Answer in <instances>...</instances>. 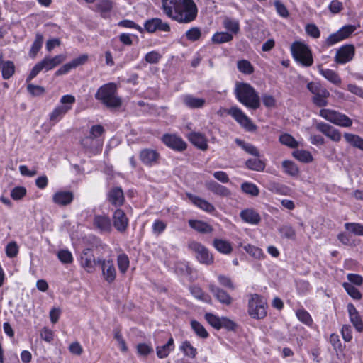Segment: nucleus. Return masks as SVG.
I'll list each match as a JSON object with an SVG mask.
<instances>
[{
    "mask_svg": "<svg viewBox=\"0 0 363 363\" xmlns=\"http://www.w3.org/2000/svg\"><path fill=\"white\" fill-rule=\"evenodd\" d=\"M93 226L101 233H110L112 231L111 220L106 215H95Z\"/></svg>",
    "mask_w": 363,
    "mask_h": 363,
    "instance_id": "nucleus-15",
    "label": "nucleus"
},
{
    "mask_svg": "<svg viewBox=\"0 0 363 363\" xmlns=\"http://www.w3.org/2000/svg\"><path fill=\"white\" fill-rule=\"evenodd\" d=\"M305 31L308 35L313 38H318L320 36V31L315 23H308L305 26Z\"/></svg>",
    "mask_w": 363,
    "mask_h": 363,
    "instance_id": "nucleus-55",
    "label": "nucleus"
},
{
    "mask_svg": "<svg viewBox=\"0 0 363 363\" xmlns=\"http://www.w3.org/2000/svg\"><path fill=\"white\" fill-rule=\"evenodd\" d=\"M112 220L113 227L119 233H124L128 228L129 220L125 212L121 208H117L113 212Z\"/></svg>",
    "mask_w": 363,
    "mask_h": 363,
    "instance_id": "nucleus-14",
    "label": "nucleus"
},
{
    "mask_svg": "<svg viewBox=\"0 0 363 363\" xmlns=\"http://www.w3.org/2000/svg\"><path fill=\"white\" fill-rule=\"evenodd\" d=\"M357 29L354 25H346L338 30L340 35L344 40L348 38Z\"/></svg>",
    "mask_w": 363,
    "mask_h": 363,
    "instance_id": "nucleus-56",
    "label": "nucleus"
},
{
    "mask_svg": "<svg viewBox=\"0 0 363 363\" xmlns=\"http://www.w3.org/2000/svg\"><path fill=\"white\" fill-rule=\"evenodd\" d=\"M58 259L64 264H69L73 261L72 253L67 250H61L57 253Z\"/></svg>",
    "mask_w": 363,
    "mask_h": 363,
    "instance_id": "nucleus-59",
    "label": "nucleus"
},
{
    "mask_svg": "<svg viewBox=\"0 0 363 363\" xmlns=\"http://www.w3.org/2000/svg\"><path fill=\"white\" fill-rule=\"evenodd\" d=\"M296 316L301 322L306 325H311L313 322L310 314L304 309L298 310Z\"/></svg>",
    "mask_w": 363,
    "mask_h": 363,
    "instance_id": "nucleus-61",
    "label": "nucleus"
},
{
    "mask_svg": "<svg viewBox=\"0 0 363 363\" xmlns=\"http://www.w3.org/2000/svg\"><path fill=\"white\" fill-rule=\"evenodd\" d=\"M355 55V48L352 44H346L339 48L334 57L337 64L345 65L352 61Z\"/></svg>",
    "mask_w": 363,
    "mask_h": 363,
    "instance_id": "nucleus-12",
    "label": "nucleus"
},
{
    "mask_svg": "<svg viewBox=\"0 0 363 363\" xmlns=\"http://www.w3.org/2000/svg\"><path fill=\"white\" fill-rule=\"evenodd\" d=\"M282 167L286 174L292 177L297 176L299 172L297 165L290 160H284L282 162Z\"/></svg>",
    "mask_w": 363,
    "mask_h": 363,
    "instance_id": "nucleus-42",
    "label": "nucleus"
},
{
    "mask_svg": "<svg viewBox=\"0 0 363 363\" xmlns=\"http://www.w3.org/2000/svg\"><path fill=\"white\" fill-rule=\"evenodd\" d=\"M191 327L199 337L206 339L209 336V334L206 328L199 322L194 320H191Z\"/></svg>",
    "mask_w": 363,
    "mask_h": 363,
    "instance_id": "nucleus-40",
    "label": "nucleus"
},
{
    "mask_svg": "<svg viewBox=\"0 0 363 363\" xmlns=\"http://www.w3.org/2000/svg\"><path fill=\"white\" fill-rule=\"evenodd\" d=\"M223 25L232 35L237 34L240 31V23L236 19L225 17L223 20Z\"/></svg>",
    "mask_w": 363,
    "mask_h": 363,
    "instance_id": "nucleus-35",
    "label": "nucleus"
},
{
    "mask_svg": "<svg viewBox=\"0 0 363 363\" xmlns=\"http://www.w3.org/2000/svg\"><path fill=\"white\" fill-rule=\"evenodd\" d=\"M66 57L64 55H58L53 57L49 56L45 57L40 62H38L31 69L29 75L26 79V82H29L35 78L38 74L44 70L49 71L61 64L65 60Z\"/></svg>",
    "mask_w": 363,
    "mask_h": 363,
    "instance_id": "nucleus-5",
    "label": "nucleus"
},
{
    "mask_svg": "<svg viewBox=\"0 0 363 363\" xmlns=\"http://www.w3.org/2000/svg\"><path fill=\"white\" fill-rule=\"evenodd\" d=\"M206 320L215 329H220V318L211 313L205 314Z\"/></svg>",
    "mask_w": 363,
    "mask_h": 363,
    "instance_id": "nucleus-54",
    "label": "nucleus"
},
{
    "mask_svg": "<svg viewBox=\"0 0 363 363\" xmlns=\"http://www.w3.org/2000/svg\"><path fill=\"white\" fill-rule=\"evenodd\" d=\"M105 133V129L101 125H92L89 130V135L93 138L99 139Z\"/></svg>",
    "mask_w": 363,
    "mask_h": 363,
    "instance_id": "nucleus-62",
    "label": "nucleus"
},
{
    "mask_svg": "<svg viewBox=\"0 0 363 363\" xmlns=\"http://www.w3.org/2000/svg\"><path fill=\"white\" fill-rule=\"evenodd\" d=\"M244 249L250 255L256 259H261L263 257L262 250L256 246L248 244L244 246Z\"/></svg>",
    "mask_w": 363,
    "mask_h": 363,
    "instance_id": "nucleus-53",
    "label": "nucleus"
},
{
    "mask_svg": "<svg viewBox=\"0 0 363 363\" xmlns=\"http://www.w3.org/2000/svg\"><path fill=\"white\" fill-rule=\"evenodd\" d=\"M188 138L190 142L198 148L202 150H207V139L203 134L197 132H191L189 134Z\"/></svg>",
    "mask_w": 363,
    "mask_h": 363,
    "instance_id": "nucleus-27",
    "label": "nucleus"
},
{
    "mask_svg": "<svg viewBox=\"0 0 363 363\" xmlns=\"http://www.w3.org/2000/svg\"><path fill=\"white\" fill-rule=\"evenodd\" d=\"M344 289L354 300H359L362 298V294L355 286L350 283L345 282L342 284Z\"/></svg>",
    "mask_w": 363,
    "mask_h": 363,
    "instance_id": "nucleus-46",
    "label": "nucleus"
},
{
    "mask_svg": "<svg viewBox=\"0 0 363 363\" xmlns=\"http://www.w3.org/2000/svg\"><path fill=\"white\" fill-rule=\"evenodd\" d=\"M75 101V97L72 95L62 96L60 100V104L49 115L50 121L54 123L60 121L72 109Z\"/></svg>",
    "mask_w": 363,
    "mask_h": 363,
    "instance_id": "nucleus-7",
    "label": "nucleus"
},
{
    "mask_svg": "<svg viewBox=\"0 0 363 363\" xmlns=\"http://www.w3.org/2000/svg\"><path fill=\"white\" fill-rule=\"evenodd\" d=\"M186 197L196 207L200 208L201 210L208 213H213L216 212V208L214 206L208 202V201L199 197L196 195H194L191 193H186Z\"/></svg>",
    "mask_w": 363,
    "mask_h": 363,
    "instance_id": "nucleus-21",
    "label": "nucleus"
},
{
    "mask_svg": "<svg viewBox=\"0 0 363 363\" xmlns=\"http://www.w3.org/2000/svg\"><path fill=\"white\" fill-rule=\"evenodd\" d=\"M240 216L244 222L252 225H257L261 220L260 215L253 208L242 210Z\"/></svg>",
    "mask_w": 363,
    "mask_h": 363,
    "instance_id": "nucleus-26",
    "label": "nucleus"
},
{
    "mask_svg": "<svg viewBox=\"0 0 363 363\" xmlns=\"http://www.w3.org/2000/svg\"><path fill=\"white\" fill-rule=\"evenodd\" d=\"M241 189L243 192L252 196H258L259 190L258 187L250 182H244L241 185Z\"/></svg>",
    "mask_w": 363,
    "mask_h": 363,
    "instance_id": "nucleus-49",
    "label": "nucleus"
},
{
    "mask_svg": "<svg viewBox=\"0 0 363 363\" xmlns=\"http://www.w3.org/2000/svg\"><path fill=\"white\" fill-rule=\"evenodd\" d=\"M279 231L283 238L291 240L295 239L296 231L291 225H283L279 228Z\"/></svg>",
    "mask_w": 363,
    "mask_h": 363,
    "instance_id": "nucleus-52",
    "label": "nucleus"
},
{
    "mask_svg": "<svg viewBox=\"0 0 363 363\" xmlns=\"http://www.w3.org/2000/svg\"><path fill=\"white\" fill-rule=\"evenodd\" d=\"M80 143L86 152L93 155H96L101 151L103 144L100 139L93 138L89 135L83 138Z\"/></svg>",
    "mask_w": 363,
    "mask_h": 363,
    "instance_id": "nucleus-17",
    "label": "nucleus"
},
{
    "mask_svg": "<svg viewBox=\"0 0 363 363\" xmlns=\"http://www.w3.org/2000/svg\"><path fill=\"white\" fill-rule=\"evenodd\" d=\"M162 142L169 148L183 151L186 148V143L182 138L173 134H164L162 136Z\"/></svg>",
    "mask_w": 363,
    "mask_h": 363,
    "instance_id": "nucleus-18",
    "label": "nucleus"
},
{
    "mask_svg": "<svg viewBox=\"0 0 363 363\" xmlns=\"http://www.w3.org/2000/svg\"><path fill=\"white\" fill-rule=\"evenodd\" d=\"M118 267L121 273H125L129 267V258L125 253L121 254L117 257Z\"/></svg>",
    "mask_w": 363,
    "mask_h": 363,
    "instance_id": "nucleus-50",
    "label": "nucleus"
},
{
    "mask_svg": "<svg viewBox=\"0 0 363 363\" xmlns=\"http://www.w3.org/2000/svg\"><path fill=\"white\" fill-rule=\"evenodd\" d=\"M345 228L349 232L356 235L363 236V225L357 223H347Z\"/></svg>",
    "mask_w": 363,
    "mask_h": 363,
    "instance_id": "nucleus-48",
    "label": "nucleus"
},
{
    "mask_svg": "<svg viewBox=\"0 0 363 363\" xmlns=\"http://www.w3.org/2000/svg\"><path fill=\"white\" fill-rule=\"evenodd\" d=\"M291 55L296 62L303 67H311L313 63L311 49L305 43L295 41L291 45Z\"/></svg>",
    "mask_w": 363,
    "mask_h": 363,
    "instance_id": "nucleus-4",
    "label": "nucleus"
},
{
    "mask_svg": "<svg viewBox=\"0 0 363 363\" xmlns=\"http://www.w3.org/2000/svg\"><path fill=\"white\" fill-rule=\"evenodd\" d=\"M0 68L1 69L2 77L4 79H10L15 72V65L12 61H3L1 60Z\"/></svg>",
    "mask_w": 363,
    "mask_h": 363,
    "instance_id": "nucleus-32",
    "label": "nucleus"
},
{
    "mask_svg": "<svg viewBox=\"0 0 363 363\" xmlns=\"http://www.w3.org/2000/svg\"><path fill=\"white\" fill-rule=\"evenodd\" d=\"M191 294L197 299L203 302L210 303L211 298L210 296L203 291V290L197 286H193L189 288Z\"/></svg>",
    "mask_w": 363,
    "mask_h": 363,
    "instance_id": "nucleus-37",
    "label": "nucleus"
},
{
    "mask_svg": "<svg viewBox=\"0 0 363 363\" xmlns=\"http://www.w3.org/2000/svg\"><path fill=\"white\" fill-rule=\"evenodd\" d=\"M101 269L103 277L106 281L111 283L116 279V271L113 260L108 259L107 263H104Z\"/></svg>",
    "mask_w": 363,
    "mask_h": 363,
    "instance_id": "nucleus-29",
    "label": "nucleus"
},
{
    "mask_svg": "<svg viewBox=\"0 0 363 363\" xmlns=\"http://www.w3.org/2000/svg\"><path fill=\"white\" fill-rule=\"evenodd\" d=\"M201 32L199 28L193 27L185 33L186 38L190 41H196L200 38Z\"/></svg>",
    "mask_w": 363,
    "mask_h": 363,
    "instance_id": "nucleus-58",
    "label": "nucleus"
},
{
    "mask_svg": "<svg viewBox=\"0 0 363 363\" xmlns=\"http://www.w3.org/2000/svg\"><path fill=\"white\" fill-rule=\"evenodd\" d=\"M108 201L115 207H121L125 203L124 193L121 187L111 188L107 193Z\"/></svg>",
    "mask_w": 363,
    "mask_h": 363,
    "instance_id": "nucleus-20",
    "label": "nucleus"
},
{
    "mask_svg": "<svg viewBox=\"0 0 363 363\" xmlns=\"http://www.w3.org/2000/svg\"><path fill=\"white\" fill-rule=\"evenodd\" d=\"M319 73L331 83L338 85L341 83V78L338 74L333 69H323L321 67L318 68Z\"/></svg>",
    "mask_w": 363,
    "mask_h": 363,
    "instance_id": "nucleus-31",
    "label": "nucleus"
},
{
    "mask_svg": "<svg viewBox=\"0 0 363 363\" xmlns=\"http://www.w3.org/2000/svg\"><path fill=\"white\" fill-rule=\"evenodd\" d=\"M162 55L155 50L147 52L145 56V60L150 64H157L162 59Z\"/></svg>",
    "mask_w": 363,
    "mask_h": 363,
    "instance_id": "nucleus-57",
    "label": "nucleus"
},
{
    "mask_svg": "<svg viewBox=\"0 0 363 363\" xmlns=\"http://www.w3.org/2000/svg\"><path fill=\"white\" fill-rule=\"evenodd\" d=\"M246 167L253 171L262 172L265 168V163L258 158H251L245 162Z\"/></svg>",
    "mask_w": 363,
    "mask_h": 363,
    "instance_id": "nucleus-39",
    "label": "nucleus"
},
{
    "mask_svg": "<svg viewBox=\"0 0 363 363\" xmlns=\"http://www.w3.org/2000/svg\"><path fill=\"white\" fill-rule=\"evenodd\" d=\"M189 248L195 253L196 258L200 263L210 265L213 262V255L202 244L192 241L189 244Z\"/></svg>",
    "mask_w": 363,
    "mask_h": 363,
    "instance_id": "nucleus-10",
    "label": "nucleus"
},
{
    "mask_svg": "<svg viewBox=\"0 0 363 363\" xmlns=\"http://www.w3.org/2000/svg\"><path fill=\"white\" fill-rule=\"evenodd\" d=\"M235 143L240 146L247 153L254 155L255 157H259V152L257 148L250 143H247L240 139H236Z\"/></svg>",
    "mask_w": 363,
    "mask_h": 363,
    "instance_id": "nucleus-44",
    "label": "nucleus"
},
{
    "mask_svg": "<svg viewBox=\"0 0 363 363\" xmlns=\"http://www.w3.org/2000/svg\"><path fill=\"white\" fill-rule=\"evenodd\" d=\"M344 138L351 145L363 150V138L360 136L346 133L344 134Z\"/></svg>",
    "mask_w": 363,
    "mask_h": 363,
    "instance_id": "nucleus-38",
    "label": "nucleus"
},
{
    "mask_svg": "<svg viewBox=\"0 0 363 363\" xmlns=\"http://www.w3.org/2000/svg\"><path fill=\"white\" fill-rule=\"evenodd\" d=\"M293 156L302 162H310L313 160V157L310 152L303 150H297L293 152Z\"/></svg>",
    "mask_w": 363,
    "mask_h": 363,
    "instance_id": "nucleus-47",
    "label": "nucleus"
},
{
    "mask_svg": "<svg viewBox=\"0 0 363 363\" xmlns=\"http://www.w3.org/2000/svg\"><path fill=\"white\" fill-rule=\"evenodd\" d=\"M279 142L291 148H296L298 146V143L290 134L284 133L279 136Z\"/></svg>",
    "mask_w": 363,
    "mask_h": 363,
    "instance_id": "nucleus-45",
    "label": "nucleus"
},
{
    "mask_svg": "<svg viewBox=\"0 0 363 363\" xmlns=\"http://www.w3.org/2000/svg\"><path fill=\"white\" fill-rule=\"evenodd\" d=\"M94 256L91 250L89 248L84 249L81 255V264L88 272H91L95 265Z\"/></svg>",
    "mask_w": 363,
    "mask_h": 363,
    "instance_id": "nucleus-24",
    "label": "nucleus"
},
{
    "mask_svg": "<svg viewBox=\"0 0 363 363\" xmlns=\"http://www.w3.org/2000/svg\"><path fill=\"white\" fill-rule=\"evenodd\" d=\"M350 320L357 331L359 333L363 331V321L359 315V313L350 317Z\"/></svg>",
    "mask_w": 363,
    "mask_h": 363,
    "instance_id": "nucleus-64",
    "label": "nucleus"
},
{
    "mask_svg": "<svg viewBox=\"0 0 363 363\" xmlns=\"http://www.w3.org/2000/svg\"><path fill=\"white\" fill-rule=\"evenodd\" d=\"M307 89L313 95V103L318 107H324L328 105V98L330 92L319 82H311L307 84Z\"/></svg>",
    "mask_w": 363,
    "mask_h": 363,
    "instance_id": "nucleus-8",
    "label": "nucleus"
},
{
    "mask_svg": "<svg viewBox=\"0 0 363 363\" xmlns=\"http://www.w3.org/2000/svg\"><path fill=\"white\" fill-rule=\"evenodd\" d=\"M73 199V193L69 191H59L52 196L53 202L60 206H67L71 203Z\"/></svg>",
    "mask_w": 363,
    "mask_h": 363,
    "instance_id": "nucleus-25",
    "label": "nucleus"
},
{
    "mask_svg": "<svg viewBox=\"0 0 363 363\" xmlns=\"http://www.w3.org/2000/svg\"><path fill=\"white\" fill-rule=\"evenodd\" d=\"M237 100L250 109L260 106V98L255 89L248 83L237 82L234 90Z\"/></svg>",
    "mask_w": 363,
    "mask_h": 363,
    "instance_id": "nucleus-2",
    "label": "nucleus"
},
{
    "mask_svg": "<svg viewBox=\"0 0 363 363\" xmlns=\"http://www.w3.org/2000/svg\"><path fill=\"white\" fill-rule=\"evenodd\" d=\"M228 113L247 130L253 131L256 129V126L252 123L250 118L240 108L233 106Z\"/></svg>",
    "mask_w": 363,
    "mask_h": 363,
    "instance_id": "nucleus-11",
    "label": "nucleus"
},
{
    "mask_svg": "<svg viewBox=\"0 0 363 363\" xmlns=\"http://www.w3.org/2000/svg\"><path fill=\"white\" fill-rule=\"evenodd\" d=\"M267 302L265 299L257 294L250 295L247 304V313L255 319H262L267 315Z\"/></svg>",
    "mask_w": 363,
    "mask_h": 363,
    "instance_id": "nucleus-6",
    "label": "nucleus"
},
{
    "mask_svg": "<svg viewBox=\"0 0 363 363\" xmlns=\"http://www.w3.org/2000/svg\"><path fill=\"white\" fill-rule=\"evenodd\" d=\"M316 129L333 142L337 143L341 140L342 135L340 130L328 123L323 122L318 123L316 124Z\"/></svg>",
    "mask_w": 363,
    "mask_h": 363,
    "instance_id": "nucleus-19",
    "label": "nucleus"
},
{
    "mask_svg": "<svg viewBox=\"0 0 363 363\" xmlns=\"http://www.w3.org/2000/svg\"><path fill=\"white\" fill-rule=\"evenodd\" d=\"M209 290L213 294V296L216 298V300L219 301L220 303L227 306H229L232 303V297L225 290L220 289V287L216 286L213 284H211L209 285Z\"/></svg>",
    "mask_w": 363,
    "mask_h": 363,
    "instance_id": "nucleus-22",
    "label": "nucleus"
},
{
    "mask_svg": "<svg viewBox=\"0 0 363 363\" xmlns=\"http://www.w3.org/2000/svg\"><path fill=\"white\" fill-rule=\"evenodd\" d=\"M95 98L110 108H119L122 104L121 99L117 96V86L112 82L99 87L95 94Z\"/></svg>",
    "mask_w": 363,
    "mask_h": 363,
    "instance_id": "nucleus-3",
    "label": "nucleus"
},
{
    "mask_svg": "<svg viewBox=\"0 0 363 363\" xmlns=\"http://www.w3.org/2000/svg\"><path fill=\"white\" fill-rule=\"evenodd\" d=\"M341 35H340L338 30L330 34L325 40V45L327 47H330L334 45L335 44L342 41Z\"/></svg>",
    "mask_w": 363,
    "mask_h": 363,
    "instance_id": "nucleus-60",
    "label": "nucleus"
},
{
    "mask_svg": "<svg viewBox=\"0 0 363 363\" xmlns=\"http://www.w3.org/2000/svg\"><path fill=\"white\" fill-rule=\"evenodd\" d=\"M233 35L228 32H217L212 37L214 43L221 44L230 42L233 40Z\"/></svg>",
    "mask_w": 363,
    "mask_h": 363,
    "instance_id": "nucleus-41",
    "label": "nucleus"
},
{
    "mask_svg": "<svg viewBox=\"0 0 363 363\" xmlns=\"http://www.w3.org/2000/svg\"><path fill=\"white\" fill-rule=\"evenodd\" d=\"M181 350L185 354V355L194 358L197 354L196 349L192 346L189 341H184L181 345Z\"/></svg>",
    "mask_w": 363,
    "mask_h": 363,
    "instance_id": "nucleus-51",
    "label": "nucleus"
},
{
    "mask_svg": "<svg viewBox=\"0 0 363 363\" xmlns=\"http://www.w3.org/2000/svg\"><path fill=\"white\" fill-rule=\"evenodd\" d=\"M43 35L40 33H37L35 35V39L34 42L33 43L30 50L29 51V55L30 57L34 58L37 55L38 52L40 51V50L42 48L43 43Z\"/></svg>",
    "mask_w": 363,
    "mask_h": 363,
    "instance_id": "nucleus-36",
    "label": "nucleus"
},
{
    "mask_svg": "<svg viewBox=\"0 0 363 363\" xmlns=\"http://www.w3.org/2000/svg\"><path fill=\"white\" fill-rule=\"evenodd\" d=\"M174 340L170 337L166 344L156 347L157 357L160 359L167 357L170 352L174 350Z\"/></svg>",
    "mask_w": 363,
    "mask_h": 363,
    "instance_id": "nucleus-33",
    "label": "nucleus"
},
{
    "mask_svg": "<svg viewBox=\"0 0 363 363\" xmlns=\"http://www.w3.org/2000/svg\"><path fill=\"white\" fill-rule=\"evenodd\" d=\"M96 7L98 11H99L102 13H106L109 11L113 8L112 3L109 0H101L96 4Z\"/></svg>",
    "mask_w": 363,
    "mask_h": 363,
    "instance_id": "nucleus-63",
    "label": "nucleus"
},
{
    "mask_svg": "<svg viewBox=\"0 0 363 363\" xmlns=\"http://www.w3.org/2000/svg\"><path fill=\"white\" fill-rule=\"evenodd\" d=\"M188 223L191 228L200 233L208 234L213 230L211 225L203 220L191 219L188 221Z\"/></svg>",
    "mask_w": 363,
    "mask_h": 363,
    "instance_id": "nucleus-28",
    "label": "nucleus"
},
{
    "mask_svg": "<svg viewBox=\"0 0 363 363\" xmlns=\"http://www.w3.org/2000/svg\"><path fill=\"white\" fill-rule=\"evenodd\" d=\"M319 115L330 123L344 128L350 127L352 121L347 116L331 109H321Z\"/></svg>",
    "mask_w": 363,
    "mask_h": 363,
    "instance_id": "nucleus-9",
    "label": "nucleus"
},
{
    "mask_svg": "<svg viewBox=\"0 0 363 363\" xmlns=\"http://www.w3.org/2000/svg\"><path fill=\"white\" fill-rule=\"evenodd\" d=\"M139 157L143 164L152 167L158 163L160 155L155 150L145 148L140 152Z\"/></svg>",
    "mask_w": 363,
    "mask_h": 363,
    "instance_id": "nucleus-16",
    "label": "nucleus"
},
{
    "mask_svg": "<svg viewBox=\"0 0 363 363\" xmlns=\"http://www.w3.org/2000/svg\"><path fill=\"white\" fill-rule=\"evenodd\" d=\"M182 101L185 106L191 109L201 108L206 104V99L196 97L191 94L183 95Z\"/></svg>",
    "mask_w": 363,
    "mask_h": 363,
    "instance_id": "nucleus-23",
    "label": "nucleus"
},
{
    "mask_svg": "<svg viewBox=\"0 0 363 363\" xmlns=\"http://www.w3.org/2000/svg\"><path fill=\"white\" fill-rule=\"evenodd\" d=\"M144 28L150 33H153L157 31L168 33L171 30L169 24L159 18H152L145 21L144 23Z\"/></svg>",
    "mask_w": 363,
    "mask_h": 363,
    "instance_id": "nucleus-13",
    "label": "nucleus"
},
{
    "mask_svg": "<svg viewBox=\"0 0 363 363\" xmlns=\"http://www.w3.org/2000/svg\"><path fill=\"white\" fill-rule=\"evenodd\" d=\"M237 67L240 72L245 74H251L254 72V67L247 60L238 61Z\"/></svg>",
    "mask_w": 363,
    "mask_h": 363,
    "instance_id": "nucleus-43",
    "label": "nucleus"
},
{
    "mask_svg": "<svg viewBox=\"0 0 363 363\" xmlns=\"http://www.w3.org/2000/svg\"><path fill=\"white\" fill-rule=\"evenodd\" d=\"M206 186L208 189L212 191L213 194L223 197H228L231 194L230 191L228 188L214 181L208 182Z\"/></svg>",
    "mask_w": 363,
    "mask_h": 363,
    "instance_id": "nucleus-30",
    "label": "nucleus"
},
{
    "mask_svg": "<svg viewBox=\"0 0 363 363\" xmlns=\"http://www.w3.org/2000/svg\"><path fill=\"white\" fill-rule=\"evenodd\" d=\"M213 247L220 253L228 255L232 250V246L230 243L225 240L215 239L213 243Z\"/></svg>",
    "mask_w": 363,
    "mask_h": 363,
    "instance_id": "nucleus-34",
    "label": "nucleus"
},
{
    "mask_svg": "<svg viewBox=\"0 0 363 363\" xmlns=\"http://www.w3.org/2000/svg\"><path fill=\"white\" fill-rule=\"evenodd\" d=\"M164 13L179 23H189L197 16L198 9L193 0H162Z\"/></svg>",
    "mask_w": 363,
    "mask_h": 363,
    "instance_id": "nucleus-1",
    "label": "nucleus"
}]
</instances>
